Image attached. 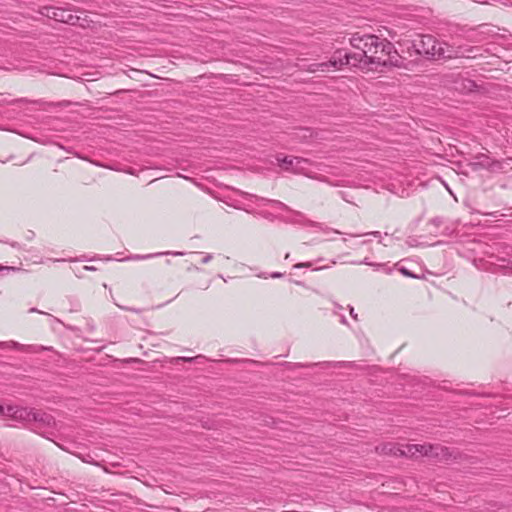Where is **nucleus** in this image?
Masks as SVG:
<instances>
[{"mask_svg": "<svg viewBox=\"0 0 512 512\" xmlns=\"http://www.w3.org/2000/svg\"><path fill=\"white\" fill-rule=\"evenodd\" d=\"M350 44L359 52L349 54L344 50H337L328 62L314 64H295L301 69L312 73H325L340 69L344 65L368 68L370 65L378 67H406L405 59L398 54L394 45L387 39L372 34L355 33L350 38Z\"/></svg>", "mask_w": 512, "mask_h": 512, "instance_id": "nucleus-1", "label": "nucleus"}, {"mask_svg": "<svg viewBox=\"0 0 512 512\" xmlns=\"http://www.w3.org/2000/svg\"><path fill=\"white\" fill-rule=\"evenodd\" d=\"M39 13L55 21L82 28L90 27L93 22L84 11L80 12L81 15H77L72 13L71 9L61 7L43 6L39 9Z\"/></svg>", "mask_w": 512, "mask_h": 512, "instance_id": "nucleus-2", "label": "nucleus"}, {"mask_svg": "<svg viewBox=\"0 0 512 512\" xmlns=\"http://www.w3.org/2000/svg\"><path fill=\"white\" fill-rule=\"evenodd\" d=\"M402 453L410 457L427 456L439 461H448L452 457L449 449L440 444H407Z\"/></svg>", "mask_w": 512, "mask_h": 512, "instance_id": "nucleus-3", "label": "nucleus"}, {"mask_svg": "<svg viewBox=\"0 0 512 512\" xmlns=\"http://www.w3.org/2000/svg\"><path fill=\"white\" fill-rule=\"evenodd\" d=\"M413 48L418 55H423L426 58L440 59L446 57L444 44L431 35L421 36L418 41L413 43Z\"/></svg>", "mask_w": 512, "mask_h": 512, "instance_id": "nucleus-4", "label": "nucleus"}, {"mask_svg": "<svg viewBox=\"0 0 512 512\" xmlns=\"http://www.w3.org/2000/svg\"><path fill=\"white\" fill-rule=\"evenodd\" d=\"M314 164L305 158L294 157L290 159V172L302 174L310 178H317Z\"/></svg>", "mask_w": 512, "mask_h": 512, "instance_id": "nucleus-5", "label": "nucleus"}, {"mask_svg": "<svg viewBox=\"0 0 512 512\" xmlns=\"http://www.w3.org/2000/svg\"><path fill=\"white\" fill-rule=\"evenodd\" d=\"M33 429H41L44 427H54L55 425V419L52 415L42 412L39 410H34L32 415V423Z\"/></svg>", "mask_w": 512, "mask_h": 512, "instance_id": "nucleus-6", "label": "nucleus"}, {"mask_svg": "<svg viewBox=\"0 0 512 512\" xmlns=\"http://www.w3.org/2000/svg\"><path fill=\"white\" fill-rule=\"evenodd\" d=\"M496 35L493 27L490 25L484 24L480 25L477 30H473L470 34H468L467 39L473 43H481L490 37Z\"/></svg>", "mask_w": 512, "mask_h": 512, "instance_id": "nucleus-7", "label": "nucleus"}, {"mask_svg": "<svg viewBox=\"0 0 512 512\" xmlns=\"http://www.w3.org/2000/svg\"><path fill=\"white\" fill-rule=\"evenodd\" d=\"M0 348H14L28 353H39L44 350H50L49 347L41 345H24L16 341L0 342Z\"/></svg>", "mask_w": 512, "mask_h": 512, "instance_id": "nucleus-8", "label": "nucleus"}, {"mask_svg": "<svg viewBox=\"0 0 512 512\" xmlns=\"http://www.w3.org/2000/svg\"><path fill=\"white\" fill-rule=\"evenodd\" d=\"M490 160L491 158L488 155L484 153H479L474 156L473 161L469 162L467 166L470 168V170L474 172L479 171L481 169H485L488 171L490 167Z\"/></svg>", "mask_w": 512, "mask_h": 512, "instance_id": "nucleus-9", "label": "nucleus"}, {"mask_svg": "<svg viewBox=\"0 0 512 512\" xmlns=\"http://www.w3.org/2000/svg\"><path fill=\"white\" fill-rule=\"evenodd\" d=\"M164 255L183 256L184 252L166 251V252H156V253H150V254H133V255H130V256H127V257L121 259V261H140V260L152 259V258L164 256Z\"/></svg>", "mask_w": 512, "mask_h": 512, "instance_id": "nucleus-10", "label": "nucleus"}, {"mask_svg": "<svg viewBox=\"0 0 512 512\" xmlns=\"http://www.w3.org/2000/svg\"><path fill=\"white\" fill-rule=\"evenodd\" d=\"M403 450L405 446L400 447L394 443H384L376 447V452L383 455L405 456V453H402Z\"/></svg>", "mask_w": 512, "mask_h": 512, "instance_id": "nucleus-11", "label": "nucleus"}, {"mask_svg": "<svg viewBox=\"0 0 512 512\" xmlns=\"http://www.w3.org/2000/svg\"><path fill=\"white\" fill-rule=\"evenodd\" d=\"M33 411L34 409H28L17 406L14 412L13 421L17 423L31 424Z\"/></svg>", "mask_w": 512, "mask_h": 512, "instance_id": "nucleus-12", "label": "nucleus"}, {"mask_svg": "<svg viewBox=\"0 0 512 512\" xmlns=\"http://www.w3.org/2000/svg\"><path fill=\"white\" fill-rule=\"evenodd\" d=\"M445 224V219L443 217L437 216L429 220L428 226L431 228L430 233L437 235H448L449 229L445 227L443 230H440L441 226Z\"/></svg>", "mask_w": 512, "mask_h": 512, "instance_id": "nucleus-13", "label": "nucleus"}, {"mask_svg": "<svg viewBox=\"0 0 512 512\" xmlns=\"http://www.w3.org/2000/svg\"><path fill=\"white\" fill-rule=\"evenodd\" d=\"M509 162H512V158H507L504 160H496L492 159L490 160V167L489 172L491 173H499L502 172L506 165H509Z\"/></svg>", "mask_w": 512, "mask_h": 512, "instance_id": "nucleus-14", "label": "nucleus"}, {"mask_svg": "<svg viewBox=\"0 0 512 512\" xmlns=\"http://www.w3.org/2000/svg\"><path fill=\"white\" fill-rule=\"evenodd\" d=\"M479 48L468 45H460L458 53L467 58H476L479 54Z\"/></svg>", "mask_w": 512, "mask_h": 512, "instance_id": "nucleus-15", "label": "nucleus"}, {"mask_svg": "<svg viewBox=\"0 0 512 512\" xmlns=\"http://www.w3.org/2000/svg\"><path fill=\"white\" fill-rule=\"evenodd\" d=\"M289 219H290V224L293 223H299V224H304L307 222V220L305 219V217L297 212V211H293L290 209V216H289Z\"/></svg>", "mask_w": 512, "mask_h": 512, "instance_id": "nucleus-16", "label": "nucleus"}, {"mask_svg": "<svg viewBox=\"0 0 512 512\" xmlns=\"http://www.w3.org/2000/svg\"><path fill=\"white\" fill-rule=\"evenodd\" d=\"M498 262V265L501 268L512 271V255H509L508 257L498 258Z\"/></svg>", "mask_w": 512, "mask_h": 512, "instance_id": "nucleus-17", "label": "nucleus"}, {"mask_svg": "<svg viewBox=\"0 0 512 512\" xmlns=\"http://www.w3.org/2000/svg\"><path fill=\"white\" fill-rule=\"evenodd\" d=\"M16 407L17 406H12V405L3 406V410H2L1 416L13 420L14 412L16 410Z\"/></svg>", "mask_w": 512, "mask_h": 512, "instance_id": "nucleus-18", "label": "nucleus"}, {"mask_svg": "<svg viewBox=\"0 0 512 512\" xmlns=\"http://www.w3.org/2000/svg\"><path fill=\"white\" fill-rule=\"evenodd\" d=\"M194 360H207V358L203 355H197L195 357H178V358H176V361H183V362H193Z\"/></svg>", "mask_w": 512, "mask_h": 512, "instance_id": "nucleus-19", "label": "nucleus"}, {"mask_svg": "<svg viewBox=\"0 0 512 512\" xmlns=\"http://www.w3.org/2000/svg\"><path fill=\"white\" fill-rule=\"evenodd\" d=\"M314 227H318L321 231H323L324 233H329V232H333L335 234H342V232L338 231V230H333L327 226H323L322 224L320 223H314L312 224Z\"/></svg>", "mask_w": 512, "mask_h": 512, "instance_id": "nucleus-20", "label": "nucleus"}, {"mask_svg": "<svg viewBox=\"0 0 512 512\" xmlns=\"http://www.w3.org/2000/svg\"><path fill=\"white\" fill-rule=\"evenodd\" d=\"M259 278H264V279H267L268 277H271V278H280V277H283L284 276V273H279V272H273L271 274H267V273H260L257 275Z\"/></svg>", "mask_w": 512, "mask_h": 512, "instance_id": "nucleus-21", "label": "nucleus"}, {"mask_svg": "<svg viewBox=\"0 0 512 512\" xmlns=\"http://www.w3.org/2000/svg\"><path fill=\"white\" fill-rule=\"evenodd\" d=\"M272 208L275 211L281 210L283 211L285 209V205L279 201H270Z\"/></svg>", "mask_w": 512, "mask_h": 512, "instance_id": "nucleus-22", "label": "nucleus"}, {"mask_svg": "<svg viewBox=\"0 0 512 512\" xmlns=\"http://www.w3.org/2000/svg\"><path fill=\"white\" fill-rule=\"evenodd\" d=\"M277 164L280 167H283V169H287L285 166L287 164V157L284 156L283 158H276Z\"/></svg>", "mask_w": 512, "mask_h": 512, "instance_id": "nucleus-23", "label": "nucleus"}, {"mask_svg": "<svg viewBox=\"0 0 512 512\" xmlns=\"http://www.w3.org/2000/svg\"><path fill=\"white\" fill-rule=\"evenodd\" d=\"M399 271H400L403 275H405V276H407V277H412V278H415V277H416L413 273H411V272H410L407 268H405V267H401V268H399Z\"/></svg>", "mask_w": 512, "mask_h": 512, "instance_id": "nucleus-24", "label": "nucleus"}, {"mask_svg": "<svg viewBox=\"0 0 512 512\" xmlns=\"http://www.w3.org/2000/svg\"><path fill=\"white\" fill-rule=\"evenodd\" d=\"M368 234L373 235L375 237H380V235H381L380 232H378V231H374V232H370V233H364V235H368ZM350 236H352V237H360V236H363V234H351Z\"/></svg>", "mask_w": 512, "mask_h": 512, "instance_id": "nucleus-25", "label": "nucleus"}, {"mask_svg": "<svg viewBox=\"0 0 512 512\" xmlns=\"http://www.w3.org/2000/svg\"><path fill=\"white\" fill-rule=\"evenodd\" d=\"M212 258H213V255H212V254H210V253H207V254H205V256L202 258L201 262H202L203 264H207V263H209V262L212 260Z\"/></svg>", "mask_w": 512, "mask_h": 512, "instance_id": "nucleus-26", "label": "nucleus"}, {"mask_svg": "<svg viewBox=\"0 0 512 512\" xmlns=\"http://www.w3.org/2000/svg\"><path fill=\"white\" fill-rule=\"evenodd\" d=\"M349 313L354 320H358V314L355 313L354 308L352 306H349Z\"/></svg>", "mask_w": 512, "mask_h": 512, "instance_id": "nucleus-27", "label": "nucleus"}, {"mask_svg": "<svg viewBox=\"0 0 512 512\" xmlns=\"http://www.w3.org/2000/svg\"><path fill=\"white\" fill-rule=\"evenodd\" d=\"M311 266V263L310 262H306V263H299V264H295L293 266V268H300V267H310Z\"/></svg>", "mask_w": 512, "mask_h": 512, "instance_id": "nucleus-28", "label": "nucleus"}, {"mask_svg": "<svg viewBox=\"0 0 512 512\" xmlns=\"http://www.w3.org/2000/svg\"><path fill=\"white\" fill-rule=\"evenodd\" d=\"M82 270H85V271H96L97 268L94 267V266L85 265V266L82 267Z\"/></svg>", "mask_w": 512, "mask_h": 512, "instance_id": "nucleus-29", "label": "nucleus"}, {"mask_svg": "<svg viewBox=\"0 0 512 512\" xmlns=\"http://www.w3.org/2000/svg\"><path fill=\"white\" fill-rule=\"evenodd\" d=\"M9 270H15L14 267H10V266H3L0 264V272L1 271H9Z\"/></svg>", "mask_w": 512, "mask_h": 512, "instance_id": "nucleus-30", "label": "nucleus"}, {"mask_svg": "<svg viewBox=\"0 0 512 512\" xmlns=\"http://www.w3.org/2000/svg\"><path fill=\"white\" fill-rule=\"evenodd\" d=\"M34 236H35V234H34V232H33V231H28V232H27V234H26V238H27L28 240L33 239V238H34Z\"/></svg>", "mask_w": 512, "mask_h": 512, "instance_id": "nucleus-31", "label": "nucleus"}, {"mask_svg": "<svg viewBox=\"0 0 512 512\" xmlns=\"http://www.w3.org/2000/svg\"><path fill=\"white\" fill-rule=\"evenodd\" d=\"M340 322L342 324H344V325L348 324V321H347L346 317L343 314L340 315Z\"/></svg>", "mask_w": 512, "mask_h": 512, "instance_id": "nucleus-32", "label": "nucleus"}, {"mask_svg": "<svg viewBox=\"0 0 512 512\" xmlns=\"http://www.w3.org/2000/svg\"><path fill=\"white\" fill-rule=\"evenodd\" d=\"M121 308L124 309V310L135 312V313H139L140 312L139 309H135V308H127V307H121Z\"/></svg>", "mask_w": 512, "mask_h": 512, "instance_id": "nucleus-33", "label": "nucleus"}, {"mask_svg": "<svg viewBox=\"0 0 512 512\" xmlns=\"http://www.w3.org/2000/svg\"><path fill=\"white\" fill-rule=\"evenodd\" d=\"M29 312H30V313H34V312H36V313L44 314V312H42V311L38 310L37 308H31V309L29 310Z\"/></svg>", "mask_w": 512, "mask_h": 512, "instance_id": "nucleus-34", "label": "nucleus"}, {"mask_svg": "<svg viewBox=\"0 0 512 512\" xmlns=\"http://www.w3.org/2000/svg\"><path fill=\"white\" fill-rule=\"evenodd\" d=\"M11 246L14 247V248H20V245L17 242L11 243Z\"/></svg>", "mask_w": 512, "mask_h": 512, "instance_id": "nucleus-35", "label": "nucleus"}, {"mask_svg": "<svg viewBox=\"0 0 512 512\" xmlns=\"http://www.w3.org/2000/svg\"><path fill=\"white\" fill-rule=\"evenodd\" d=\"M297 366H299V364H292V363H290L289 369L292 370V369H294Z\"/></svg>", "mask_w": 512, "mask_h": 512, "instance_id": "nucleus-36", "label": "nucleus"}, {"mask_svg": "<svg viewBox=\"0 0 512 512\" xmlns=\"http://www.w3.org/2000/svg\"><path fill=\"white\" fill-rule=\"evenodd\" d=\"M206 360H194L193 362L198 364H203Z\"/></svg>", "mask_w": 512, "mask_h": 512, "instance_id": "nucleus-37", "label": "nucleus"}, {"mask_svg": "<svg viewBox=\"0 0 512 512\" xmlns=\"http://www.w3.org/2000/svg\"><path fill=\"white\" fill-rule=\"evenodd\" d=\"M129 361H130V362H139V361H140V359H138V358H131Z\"/></svg>", "mask_w": 512, "mask_h": 512, "instance_id": "nucleus-38", "label": "nucleus"}, {"mask_svg": "<svg viewBox=\"0 0 512 512\" xmlns=\"http://www.w3.org/2000/svg\"><path fill=\"white\" fill-rule=\"evenodd\" d=\"M75 275L78 277V278H81L83 275L82 273L79 271V272H75Z\"/></svg>", "mask_w": 512, "mask_h": 512, "instance_id": "nucleus-39", "label": "nucleus"}, {"mask_svg": "<svg viewBox=\"0 0 512 512\" xmlns=\"http://www.w3.org/2000/svg\"><path fill=\"white\" fill-rule=\"evenodd\" d=\"M70 261H84V259H82V258H74V259H71Z\"/></svg>", "mask_w": 512, "mask_h": 512, "instance_id": "nucleus-40", "label": "nucleus"}, {"mask_svg": "<svg viewBox=\"0 0 512 512\" xmlns=\"http://www.w3.org/2000/svg\"><path fill=\"white\" fill-rule=\"evenodd\" d=\"M193 269H194V270H197V271H198V270H200V269H199L198 267H196V266H193V267H190V268H189V270H193Z\"/></svg>", "mask_w": 512, "mask_h": 512, "instance_id": "nucleus-41", "label": "nucleus"}, {"mask_svg": "<svg viewBox=\"0 0 512 512\" xmlns=\"http://www.w3.org/2000/svg\"><path fill=\"white\" fill-rule=\"evenodd\" d=\"M335 307L337 308V310H341L342 309V306H340L338 304H335Z\"/></svg>", "mask_w": 512, "mask_h": 512, "instance_id": "nucleus-42", "label": "nucleus"}, {"mask_svg": "<svg viewBox=\"0 0 512 512\" xmlns=\"http://www.w3.org/2000/svg\"><path fill=\"white\" fill-rule=\"evenodd\" d=\"M19 101H20V102H27V100H26V99H24V98L20 99Z\"/></svg>", "mask_w": 512, "mask_h": 512, "instance_id": "nucleus-43", "label": "nucleus"}, {"mask_svg": "<svg viewBox=\"0 0 512 512\" xmlns=\"http://www.w3.org/2000/svg\"><path fill=\"white\" fill-rule=\"evenodd\" d=\"M113 258L111 256L107 257L106 260H112Z\"/></svg>", "mask_w": 512, "mask_h": 512, "instance_id": "nucleus-44", "label": "nucleus"}]
</instances>
